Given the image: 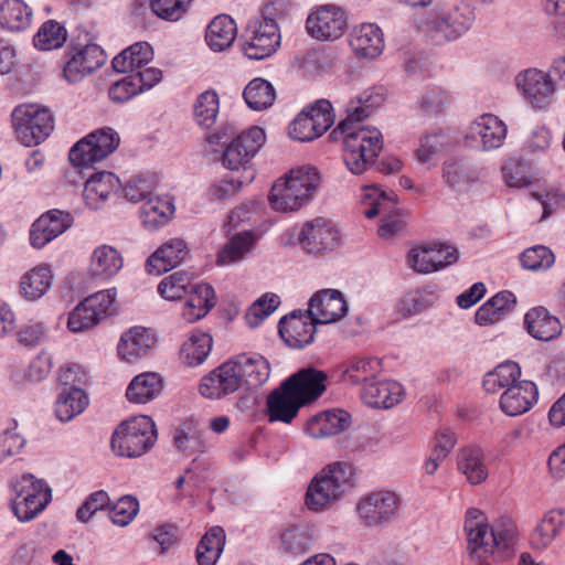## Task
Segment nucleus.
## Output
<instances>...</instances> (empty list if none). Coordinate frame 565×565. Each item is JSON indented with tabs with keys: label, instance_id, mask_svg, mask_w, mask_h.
Segmentation results:
<instances>
[{
	"label": "nucleus",
	"instance_id": "26",
	"mask_svg": "<svg viewBox=\"0 0 565 565\" xmlns=\"http://www.w3.org/2000/svg\"><path fill=\"white\" fill-rule=\"evenodd\" d=\"M189 248L181 238H171L163 243L147 260L149 274L160 275L180 265L188 256Z\"/></svg>",
	"mask_w": 565,
	"mask_h": 565
},
{
	"label": "nucleus",
	"instance_id": "59",
	"mask_svg": "<svg viewBox=\"0 0 565 565\" xmlns=\"http://www.w3.org/2000/svg\"><path fill=\"white\" fill-rule=\"evenodd\" d=\"M520 262L525 269L533 271L545 270L553 266L555 255L548 247L535 245L526 248L520 255Z\"/></svg>",
	"mask_w": 565,
	"mask_h": 565
},
{
	"label": "nucleus",
	"instance_id": "21",
	"mask_svg": "<svg viewBox=\"0 0 565 565\" xmlns=\"http://www.w3.org/2000/svg\"><path fill=\"white\" fill-rule=\"evenodd\" d=\"M398 508V497L391 491H377L365 495L358 505L366 525H376L391 519Z\"/></svg>",
	"mask_w": 565,
	"mask_h": 565
},
{
	"label": "nucleus",
	"instance_id": "29",
	"mask_svg": "<svg viewBox=\"0 0 565 565\" xmlns=\"http://www.w3.org/2000/svg\"><path fill=\"white\" fill-rule=\"evenodd\" d=\"M507 126L492 114H484L478 117L469 127L468 137L480 140L483 149L490 150L503 145L507 137Z\"/></svg>",
	"mask_w": 565,
	"mask_h": 565
},
{
	"label": "nucleus",
	"instance_id": "47",
	"mask_svg": "<svg viewBox=\"0 0 565 565\" xmlns=\"http://www.w3.org/2000/svg\"><path fill=\"white\" fill-rule=\"evenodd\" d=\"M458 469L471 484H479L487 479L488 469L480 448L468 447L458 455Z\"/></svg>",
	"mask_w": 565,
	"mask_h": 565
},
{
	"label": "nucleus",
	"instance_id": "54",
	"mask_svg": "<svg viewBox=\"0 0 565 565\" xmlns=\"http://www.w3.org/2000/svg\"><path fill=\"white\" fill-rule=\"evenodd\" d=\"M193 277L191 274L180 270L164 277L158 285V292L168 300H178L192 289Z\"/></svg>",
	"mask_w": 565,
	"mask_h": 565
},
{
	"label": "nucleus",
	"instance_id": "4",
	"mask_svg": "<svg viewBox=\"0 0 565 565\" xmlns=\"http://www.w3.org/2000/svg\"><path fill=\"white\" fill-rule=\"evenodd\" d=\"M340 135L344 163L354 174H362L383 150V136L377 128H360Z\"/></svg>",
	"mask_w": 565,
	"mask_h": 565
},
{
	"label": "nucleus",
	"instance_id": "8",
	"mask_svg": "<svg viewBox=\"0 0 565 565\" xmlns=\"http://www.w3.org/2000/svg\"><path fill=\"white\" fill-rule=\"evenodd\" d=\"M119 143V135L113 128L104 127L77 141L68 158L75 167H89L113 153Z\"/></svg>",
	"mask_w": 565,
	"mask_h": 565
},
{
	"label": "nucleus",
	"instance_id": "63",
	"mask_svg": "<svg viewBox=\"0 0 565 565\" xmlns=\"http://www.w3.org/2000/svg\"><path fill=\"white\" fill-rule=\"evenodd\" d=\"M193 0H150L151 11L160 19L178 21L188 11Z\"/></svg>",
	"mask_w": 565,
	"mask_h": 565
},
{
	"label": "nucleus",
	"instance_id": "64",
	"mask_svg": "<svg viewBox=\"0 0 565 565\" xmlns=\"http://www.w3.org/2000/svg\"><path fill=\"white\" fill-rule=\"evenodd\" d=\"M451 103L450 95L440 87L428 88L420 98L422 111L427 116H436L445 111Z\"/></svg>",
	"mask_w": 565,
	"mask_h": 565
},
{
	"label": "nucleus",
	"instance_id": "6",
	"mask_svg": "<svg viewBox=\"0 0 565 565\" xmlns=\"http://www.w3.org/2000/svg\"><path fill=\"white\" fill-rule=\"evenodd\" d=\"M17 139L25 147L44 141L54 129L52 111L39 104H21L11 114Z\"/></svg>",
	"mask_w": 565,
	"mask_h": 565
},
{
	"label": "nucleus",
	"instance_id": "49",
	"mask_svg": "<svg viewBox=\"0 0 565 565\" xmlns=\"http://www.w3.org/2000/svg\"><path fill=\"white\" fill-rule=\"evenodd\" d=\"M225 544V532L221 526L211 527L196 547L199 565H215Z\"/></svg>",
	"mask_w": 565,
	"mask_h": 565
},
{
	"label": "nucleus",
	"instance_id": "50",
	"mask_svg": "<svg viewBox=\"0 0 565 565\" xmlns=\"http://www.w3.org/2000/svg\"><path fill=\"white\" fill-rule=\"evenodd\" d=\"M532 201L529 203L527 209L530 212L542 213L537 217L539 222L546 220L554 212L565 206V192L558 189H551L541 192H531Z\"/></svg>",
	"mask_w": 565,
	"mask_h": 565
},
{
	"label": "nucleus",
	"instance_id": "41",
	"mask_svg": "<svg viewBox=\"0 0 565 565\" xmlns=\"http://www.w3.org/2000/svg\"><path fill=\"white\" fill-rule=\"evenodd\" d=\"M118 179L111 172H98L86 181L83 196L89 206L97 209L116 191Z\"/></svg>",
	"mask_w": 565,
	"mask_h": 565
},
{
	"label": "nucleus",
	"instance_id": "13",
	"mask_svg": "<svg viewBox=\"0 0 565 565\" xmlns=\"http://www.w3.org/2000/svg\"><path fill=\"white\" fill-rule=\"evenodd\" d=\"M265 140L264 130L257 126L249 127L236 135L223 152L222 162L224 167L230 170L245 168L263 147Z\"/></svg>",
	"mask_w": 565,
	"mask_h": 565
},
{
	"label": "nucleus",
	"instance_id": "39",
	"mask_svg": "<svg viewBox=\"0 0 565 565\" xmlns=\"http://www.w3.org/2000/svg\"><path fill=\"white\" fill-rule=\"evenodd\" d=\"M213 345L212 337L200 330L191 332L182 343L179 358L186 366H196L205 361Z\"/></svg>",
	"mask_w": 565,
	"mask_h": 565
},
{
	"label": "nucleus",
	"instance_id": "36",
	"mask_svg": "<svg viewBox=\"0 0 565 565\" xmlns=\"http://www.w3.org/2000/svg\"><path fill=\"white\" fill-rule=\"evenodd\" d=\"M362 396L372 407L391 408L402 401L403 387L395 381L366 383Z\"/></svg>",
	"mask_w": 565,
	"mask_h": 565
},
{
	"label": "nucleus",
	"instance_id": "2",
	"mask_svg": "<svg viewBox=\"0 0 565 565\" xmlns=\"http://www.w3.org/2000/svg\"><path fill=\"white\" fill-rule=\"evenodd\" d=\"M350 465L334 462L322 469L310 482L305 502L309 510L321 511L338 501L353 486Z\"/></svg>",
	"mask_w": 565,
	"mask_h": 565
},
{
	"label": "nucleus",
	"instance_id": "17",
	"mask_svg": "<svg viewBox=\"0 0 565 565\" xmlns=\"http://www.w3.org/2000/svg\"><path fill=\"white\" fill-rule=\"evenodd\" d=\"M328 380V374L324 371L307 366L300 369L285 382L299 399L308 405L317 401L327 391Z\"/></svg>",
	"mask_w": 565,
	"mask_h": 565
},
{
	"label": "nucleus",
	"instance_id": "14",
	"mask_svg": "<svg viewBox=\"0 0 565 565\" xmlns=\"http://www.w3.org/2000/svg\"><path fill=\"white\" fill-rule=\"evenodd\" d=\"M365 199L372 200L369 204L370 209L364 211L367 218H373L377 215L381 217L379 226V235L383 238H391L395 234L403 231L405 223L398 216L391 215L395 207V201L392 196L376 186L365 188Z\"/></svg>",
	"mask_w": 565,
	"mask_h": 565
},
{
	"label": "nucleus",
	"instance_id": "10",
	"mask_svg": "<svg viewBox=\"0 0 565 565\" xmlns=\"http://www.w3.org/2000/svg\"><path fill=\"white\" fill-rule=\"evenodd\" d=\"M334 122L332 105L319 99L307 106L289 125V136L298 141H311L322 136Z\"/></svg>",
	"mask_w": 565,
	"mask_h": 565
},
{
	"label": "nucleus",
	"instance_id": "22",
	"mask_svg": "<svg viewBox=\"0 0 565 565\" xmlns=\"http://www.w3.org/2000/svg\"><path fill=\"white\" fill-rule=\"evenodd\" d=\"M306 406L284 381L274 390L266 401V414L270 423L281 422L290 424L298 415L299 409Z\"/></svg>",
	"mask_w": 565,
	"mask_h": 565
},
{
	"label": "nucleus",
	"instance_id": "3",
	"mask_svg": "<svg viewBox=\"0 0 565 565\" xmlns=\"http://www.w3.org/2000/svg\"><path fill=\"white\" fill-rule=\"evenodd\" d=\"M465 531L470 554L479 558L493 554L494 551L509 550L515 536L513 526L503 530L491 529L482 511L476 508L469 509L466 513Z\"/></svg>",
	"mask_w": 565,
	"mask_h": 565
},
{
	"label": "nucleus",
	"instance_id": "32",
	"mask_svg": "<svg viewBox=\"0 0 565 565\" xmlns=\"http://www.w3.org/2000/svg\"><path fill=\"white\" fill-rule=\"evenodd\" d=\"M236 365V374L241 377V386L256 388L269 376V364L260 355L239 354L231 359Z\"/></svg>",
	"mask_w": 565,
	"mask_h": 565
},
{
	"label": "nucleus",
	"instance_id": "15",
	"mask_svg": "<svg viewBox=\"0 0 565 565\" xmlns=\"http://www.w3.org/2000/svg\"><path fill=\"white\" fill-rule=\"evenodd\" d=\"M458 250L443 244L424 245L409 250L407 262L419 274L440 270L458 260Z\"/></svg>",
	"mask_w": 565,
	"mask_h": 565
},
{
	"label": "nucleus",
	"instance_id": "11",
	"mask_svg": "<svg viewBox=\"0 0 565 565\" xmlns=\"http://www.w3.org/2000/svg\"><path fill=\"white\" fill-rule=\"evenodd\" d=\"M348 25V17L342 7L319 4L307 17L306 29L317 40L334 41L342 36Z\"/></svg>",
	"mask_w": 565,
	"mask_h": 565
},
{
	"label": "nucleus",
	"instance_id": "34",
	"mask_svg": "<svg viewBox=\"0 0 565 565\" xmlns=\"http://www.w3.org/2000/svg\"><path fill=\"white\" fill-rule=\"evenodd\" d=\"M163 391V379L157 372L136 375L126 390V397L134 404H146L157 398Z\"/></svg>",
	"mask_w": 565,
	"mask_h": 565
},
{
	"label": "nucleus",
	"instance_id": "33",
	"mask_svg": "<svg viewBox=\"0 0 565 565\" xmlns=\"http://www.w3.org/2000/svg\"><path fill=\"white\" fill-rule=\"evenodd\" d=\"M516 305L515 296L502 290L486 301L476 312L475 321L479 326H492L509 315Z\"/></svg>",
	"mask_w": 565,
	"mask_h": 565
},
{
	"label": "nucleus",
	"instance_id": "5",
	"mask_svg": "<svg viewBox=\"0 0 565 565\" xmlns=\"http://www.w3.org/2000/svg\"><path fill=\"white\" fill-rule=\"evenodd\" d=\"M157 430L153 420L146 415L121 422L111 437V448L119 456L138 457L156 443Z\"/></svg>",
	"mask_w": 565,
	"mask_h": 565
},
{
	"label": "nucleus",
	"instance_id": "28",
	"mask_svg": "<svg viewBox=\"0 0 565 565\" xmlns=\"http://www.w3.org/2000/svg\"><path fill=\"white\" fill-rule=\"evenodd\" d=\"M518 86L534 107L546 106L554 94V83L544 72L527 70L518 77Z\"/></svg>",
	"mask_w": 565,
	"mask_h": 565
},
{
	"label": "nucleus",
	"instance_id": "9",
	"mask_svg": "<svg viewBox=\"0 0 565 565\" xmlns=\"http://www.w3.org/2000/svg\"><path fill=\"white\" fill-rule=\"evenodd\" d=\"M15 497L12 510L21 521H29L38 515L50 502L51 490L44 481L32 475H23L14 484Z\"/></svg>",
	"mask_w": 565,
	"mask_h": 565
},
{
	"label": "nucleus",
	"instance_id": "44",
	"mask_svg": "<svg viewBox=\"0 0 565 565\" xmlns=\"http://www.w3.org/2000/svg\"><path fill=\"white\" fill-rule=\"evenodd\" d=\"M174 213L171 200L161 196H150L142 204L140 218L145 227L156 230L167 224Z\"/></svg>",
	"mask_w": 565,
	"mask_h": 565
},
{
	"label": "nucleus",
	"instance_id": "40",
	"mask_svg": "<svg viewBox=\"0 0 565 565\" xmlns=\"http://www.w3.org/2000/svg\"><path fill=\"white\" fill-rule=\"evenodd\" d=\"M153 57V51L147 42H137L113 58L116 72H136L146 66Z\"/></svg>",
	"mask_w": 565,
	"mask_h": 565
},
{
	"label": "nucleus",
	"instance_id": "27",
	"mask_svg": "<svg viewBox=\"0 0 565 565\" xmlns=\"http://www.w3.org/2000/svg\"><path fill=\"white\" fill-rule=\"evenodd\" d=\"M539 391L532 381H520L505 390L500 397V407L509 416L527 412L536 403Z\"/></svg>",
	"mask_w": 565,
	"mask_h": 565
},
{
	"label": "nucleus",
	"instance_id": "30",
	"mask_svg": "<svg viewBox=\"0 0 565 565\" xmlns=\"http://www.w3.org/2000/svg\"><path fill=\"white\" fill-rule=\"evenodd\" d=\"M351 416L343 409H328L311 417L306 425L308 434L315 438L338 435L349 428Z\"/></svg>",
	"mask_w": 565,
	"mask_h": 565
},
{
	"label": "nucleus",
	"instance_id": "23",
	"mask_svg": "<svg viewBox=\"0 0 565 565\" xmlns=\"http://www.w3.org/2000/svg\"><path fill=\"white\" fill-rule=\"evenodd\" d=\"M315 318L309 313H296L279 321V334L291 348H302L313 341L316 333Z\"/></svg>",
	"mask_w": 565,
	"mask_h": 565
},
{
	"label": "nucleus",
	"instance_id": "20",
	"mask_svg": "<svg viewBox=\"0 0 565 565\" xmlns=\"http://www.w3.org/2000/svg\"><path fill=\"white\" fill-rule=\"evenodd\" d=\"M298 239L308 253L321 254L338 244V231L327 220L317 217L302 226Z\"/></svg>",
	"mask_w": 565,
	"mask_h": 565
},
{
	"label": "nucleus",
	"instance_id": "57",
	"mask_svg": "<svg viewBox=\"0 0 565 565\" xmlns=\"http://www.w3.org/2000/svg\"><path fill=\"white\" fill-rule=\"evenodd\" d=\"M66 30L58 22L46 21L34 35V46L43 51L61 47L66 41Z\"/></svg>",
	"mask_w": 565,
	"mask_h": 565
},
{
	"label": "nucleus",
	"instance_id": "18",
	"mask_svg": "<svg viewBox=\"0 0 565 565\" xmlns=\"http://www.w3.org/2000/svg\"><path fill=\"white\" fill-rule=\"evenodd\" d=\"M73 223L68 212L50 210L43 213L31 226L30 243L34 248H42L58 235L63 234Z\"/></svg>",
	"mask_w": 565,
	"mask_h": 565
},
{
	"label": "nucleus",
	"instance_id": "53",
	"mask_svg": "<svg viewBox=\"0 0 565 565\" xmlns=\"http://www.w3.org/2000/svg\"><path fill=\"white\" fill-rule=\"evenodd\" d=\"M30 17L31 12L22 0H4L0 6V24L8 30L25 28Z\"/></svg>",
	"mask_w": 565,
	"mask_h": 565
},
{
	"label": "nucleus",
	"instance_id": "62",
	"mask_svg": "<svg viewBox=\"0 0 565 565\" xmlns=\"http://www.w3.org/2000/svg\"><path fill=\"white\" fill-rule=\"evenodd\" d=\"M280 303L279 297L275 294H266L256 300L246 311V323L254 328L263 322Z\"/></svg>",
	"mask_w": 565,
	"mask_h": 565
},
{
	"label": "nucleus",
	"instance_id": "16",
	"mask_svg": "<svg viewBox=\"0 0 565 565\" xmlns=\"http://www.w3.org/2000/svg\"><path fill=\"white\" fill-rule=\"evenodd\" d=\"M241 387L236 365L230 359L201 379L199 392L205 398L221 399Z\"/></svg>",
	"mask_w": 565,
	"mask_h": 565
},
{
	"label": "nucleus",
	"instance_id": "38",
	"mask_svg": "<svg viewBox=\"0 0 565 565\" xmlns=\"http://www.w3.org/2000/svg\"><path fill=\"white\" fill-rule=\"evenodd\" d=\"M185 296L182 317L186 322L200 320L214 307V290L207 284H195Z\"/></svg>",
	"mask_w": 565,
	"mask_h": 565
},
{
	"label": "nucleus",
	"instance_id": "60",
	"mask_svg": "<svg viewBox=\"0 0 565 565\" xmlns=\"http://www.w3.org/2000/svg\"><path fill=\"white\" fill-rule=\"evenodd\" d=\"M156 178L149 174L131 177L124 185L125 198L131 202H139L151 196L156 189Z\"/></svg>",
	"mask_w": 565,
	"mask_h": 565
},
{
	"label": "nucleus",
	"instance_id": "31",
	"mask_svg": "<svg viewBox=\"0 0 565 565\" xmlns=\"http://www.w3.org/2000/svg\"><path fill=\"white\" fill-rule=\"evenodd\" d=\"M350 45L356 55L374 58L379 56L384 47L382 30L373 23H363L354 28Z\"/></svg>",
	"mask_w": 565,
	"mask_h": 565
},
{
	"label": "nucleus",
	"instance_id": "42",
	"mask_svg": "<svg viewBox=\"0 0 565 565\" xmlns=\"http://www.w3.org/2000/svg\"><path fill=\"white\" fill-rule=\"evenodd\" d=\"M237 34L234 20L226 14L215 17L207 25L205 40L213 51H223L232 45Z\"/></svg>",
	"mask_w": 565,
	"mask_h": 565
},
{
	"label": "nucleus",
	"instance_id": "7",
	"mask_svg": "<svg viewBox=\"0 0 565 565\" xmlns=\"http://www.w3.org/2000/svg\"><path fill=\"white\" fill-rule=\"evenodd\" d=\"M115 301V289L100 290L86 297L70 312L68 329L72 332H84L93 329L114 315Z\"/></svg>",
	"mask_w": 565,
	"mask_h": 565
},
{
	"label": "nucleus",
	"instance_id": "58",
	"mask_svg": "<svg viewBox=\"0 0 565 565\" xmlns=\"http://www.w3.org/2000/svg\"><path fill=\"white\" fill-rule=\"evenodd\" d=\"M382 370V363L375 358H354L345 367L344 374L352 383L367 382Z\"/></svg>",
	"mask_w": 565,
	"mask_h": 565
},
{
	"label": "nucleus",
	"instance_id": "61",
	"mask_svg": "<svg viewBox=\"0 0 565 565\" xmlns=\"http://www.w3.org/2000/svg\"><path fill=\"white\" fill-rule=\"evenodd\" d=\"M447 142L448 138L443 132L427 134L419 139L415 157L420 163H431L436 156L444 150Z\"/></svg>",
	"mask_w": 565,
	"mask_h": 565
},
{
	"label": "nucleus",
	"instance_id": "37",
	"mask_svg": "<svg viewBox=\"0 0 565 565\" xmlns=\"http://www.w3.org/2000/svg\"><path fill=\"white\" fill-rule=\"evenodd\" d=\"M565 527V511L553 509L544 514L533 530L530 542L532 547L543 550L550 546Z\"/></svg>",
	"mask_w": 565,
	"mask_h": 565
},
{
	"label": "nucleus",
	"instance_id": "12",
	"mask_svg": "<svg viewBox=\"0 0 565 565\" xmlns=\"http://www.w3.org/2000/svg\"><path fill=\"white\" fill-rule=\"evenodd\" d=\"M242 50L250 60H263L271 55L280 43L278 24L254 19L242 35Z\"/></svg>",
	"mask_w": 565,
	"mask_h": 565
},
{
	"label": "nucleus",
	"instance_id": "1",
	"mask_svg": "<svg viewBox=\"0 0 565 565\" xmlns=\"http://www.w3.org/2000/svg\"><path fill=\"white\" fill-rule=\"evenodd\" d=\"M319 180V173L315 168L301 167L290 170L271 185L268 194L271 209L278 212L300 210L311 200Z\"/></svg>",
	"mask_w": 565,
	"mask_h": 565
},
{
	"label": "nucleus",
	"instance_id": "25",
	"mask_svg": "<svg viewBox=\"0 0 565 565\" xmlns=\"http://www.w3.org/2000/svg\"><path fill=\"white\" fill-rule=\"evenodd\" d=\"M154 333L143 327H132L124 332L117 345V352L121 360L135 363L147 356L156 345Z\"/></svg>",
	"mask_w": 565,
	"mask_h": 565
},
{
	"label": "nucleus",
	"instance_id": "43",
	"mask_svg": "<svg viewBox=\"0 0 565 565\" xmlns=\"http://www.w3.org/2000/svg\"><path fill=\"white\" fill-rule=\"evenodd\" d=\"M52 279L50 266L38 265L21 277L20 294L28 300H36L49 290Z\"/></svg>",
	"mask_w": 565,
	"mask_h": 565
},
{
	"label": "nucleus",
	"instance_id": "55",
	"mask_svg": "<svg viewBox=\"0 0 565 565\" xmlns=\"http://www.w3.org/2000/svg\"><path fill=\"white\" fill-rule=\"evenodd\" d=\"M470 19L462 14L458 9L440 15L434 22V29L437 34L446 40L457 39L469 28Z\"/></svg>",
	"mask_w": 565,
	"mask_h": 565
},
{
	"label": "nucleus",
	"instance_id": "48",
	"mask_svg": "<svg viewBox=\"0 0 565 565\" xmlns=\"http://www.w3.org/2000/svg\"><path fill=\"white\" fill-rule=\"evenodd\" d=\"M88 405V397L79 387L64 388L55 403V414L62 422H67L81 414Z\"/></svg>",
	"mask_w": 565,
	"mask_h": 565
},
{
	"label": "nucleus",
	"instance_id": "45",
	"mask_svg": "<svg viewBox=\"0 0 565 565\" xmlns=\"http://www.w3.org/2000/svg\"><path fill=\"white\" fill-rule=\"evenodd\" d=\"M124 266L121 254L113 246L102 245L97 247L90 259V274L96 277L111 278Z\"/></svg>",
	"mask_w": 565,
	"mask_h": 565
},
{
	"label": "nucleus",
	"instance_id": "24",
	"mask_svg": "<svg viewBox=\"0 0 565 565\" xmlns=\"http://www.w3.org/2000/svg\"><path fill=\"white\" fill-rule=\"evenodd\" d=\"M347 310L342 294L335 289H326L311 297L308 312L318 323H332L340 320Z\"/></svg>",
	"mask_w": 565,
	"mask_h": 565
},
{
	"label": "nucleus",
	"instance_id": "19",
	"mask_svg": "<svg viewBox=\"0 0 565 565\" xmlns=\"http://www.w3.org/2000/svg\"><path fill=\"white\" fill-rule=\"evenodd\" d=\"M105 62L104 50L97 44L74 49L64 66V77L70 83H75L103 66Z\"/></svg>",
	"mask_w": 565,
	"mask_h": 565
},
{
	"label": "nucleus",
	"instance_id": "56",
	"mask_svg": "<svg viewBox=\"0 0 565 565\" xmlns=\"http://www.w3.org/2000/svg\"><path fill=\"white\" fill-rule=\"evenodd\" d=\"M254 244V237L250 233L237 234L218 252L216 263L218 265H228L241 260L249 252Z\"/></svg>",
	"mask_w": 565,
	"mask_h": 565
},
{
	"label": "nucleus",
	"instance_id": "35",
	"mask_svg": "<svg viewBox=\"0 0 565 565\" xmlns=\"http://www.w3.org/2000/svg\"><path fill=\"white\" fill-rule=\"evenodd\" d=\"M527 332L541 341H550L562 332L559 320L552 316L545 308H532L524 318Z\"/></svg>",
	"mask_w": 565,
	"mask_h": 565
},
{
	"label": "nucleus",
	"instance_id": "52",
	"mask_svg": "<svg viewBox=\"0 0 565 565\" xmlns=\"http://www.w3.org/2000/svg\"><path fill=\"white\" fill-rule=\"evenodd\" d=\"M243 96L247 105L255 110L270 107L276 97L273 85L263 78L250 81L245 87Z\"/></svg>",
	"mask_w": 565,
	"mask_h": 565
},
{
	"label": "nucleus",
	"instance_id": "51",
	"mask_svg": "<svg viewBox=\"0 0 565 565\" xmlns=\"http://www.w3.org/2000/svg\"><path fill=\"white\" fill-rule=\"evenodd\" d=\"M220 110V97L213 89L201 93L193 104V116L198 125L211 128L215 122Z\"/></svg>",
	"mask_w": 565,
	"mask_h": 565
},
{
	"label": "nucleus",
	"instance_id": "46",
	"mask_svg": "<svg viewBox=\"0 0 565 565\" xmlns=\"http://www.w3.org/2000/svg\"><path fill=\"white\" fill-rule=\"evenodd\" d=\"M521 367L514 361H505L498 364L483 377V387L488 393H498L508 390L520 382Z\"/></svg>",
	"mask_w": 565,
	"mask_h": 565
}]
</instances>
